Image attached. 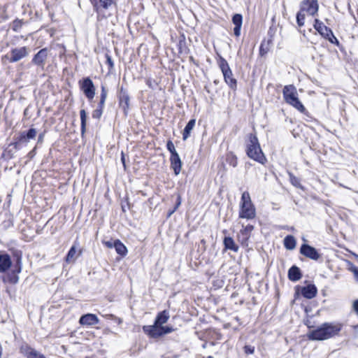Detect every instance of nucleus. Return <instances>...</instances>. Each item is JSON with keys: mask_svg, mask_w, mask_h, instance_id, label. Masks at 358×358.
I'll return each instance as SVG.
<instances>
[{"mask_svg": "<svg viewBox=\"0 0 358 358\" xmlns=\"http://www.w3.org/2000/svg\"><path fill=\"white\" fill-rule=\"evenodd\" d=\"M93 6H96L98 0H90Z\"/></svg>", "mask_w": 358, "mask_h": 358, "instance_id": "6e6d98bb", "label": "nucleus"}, {"mask_svg": "<svg viewBox=\"0 0 358 358\" xmlns=\"http://www.w3.org/2000/svg\"><path fill=\"white\" fill-rule=\"evenodd\" d=\"M284 246L287 250H292L296 248V239L292 235H287L284 238Z\"/></svg>", "mask_w": 358, "mask_h": 358, "instance_id": "bb28decb", "label": "nucleus"}, {"mask_svg": "<svg viewBox=\"0 0 358 358\" xmlns=\"http://www.w3.org/2000/svg\"><path fill=\"white\" fill-rule=\"evenodd\" d=\"M242 26H235L234 28V34L236 37L241 35V29Z\"/></svg>", "mask_w": 358, "mask_h": 358, "instance_id": "49530a36", "label": "nucleus"}, {"mask_svg": "<svg viewBox=\"0 0 358 358\" xmlns=\"http://www.w3.org/2000/svg\"><path fill=\"white\" fill-rule=\"evenodd\" d=\"M117 98L119 106L122 108L124 115L127 116L130 107V96L127 90L123 87L119 90Z\"/></svg>", "mask_w": 358, "mask_h": 358, "instance_id": "1a4fd4ad", "label": "nucleus"}, {"mask_svg": "<svg viewBox=\"0 0 358 358\" xmlns=\"http://www.w3.org/2000/svg\"><path fill=\"white\" fill-rule=\"evenodd\" d=\"M48 57V49L46 48L40 50L33 57L32 63L43 67L45 61Z\"/></svg>", "mask_w": 358, "mask_h": 358, "instance_id": "2eb2a0df", "label": "nucleus"}, {"mask_svg": "<svg viewBox=\"0 0 358 358\" xmlns=\"http://www.w3.org/2000/svg\"><path fill=\"white\" fill-rule=\"evenodd\" d=\"M44 138V133H41L38 135V143H42Z\"/></svg>", "mask_w": 358, "mask_h": 358, "instance_id": "864d4df0", "label": "nucleus"}, {"mask_svg": "<svg viewBox=\"0 0 358 358\" xmlns=\"http://www.w3.org/2000/svg\"><path fill=\"white\" fill-rule=\"evenodd\" d=\"M289 180L292 185L296 187H301L300 180L296 177L293 173H289Z\"/></svg>", "mask_w": 358, "mask_h": 358, "instance_id": "473e14b6", "label": "nucleus"}, {"mask_svg": "<svg viewBox=\"0 0 358 358\" xmlns=\"http://www.w3.org/2000/svg\"><path fill=\"white\" fill-rule=\"evenodd\" d=\"M121 162L124 167V169L126 168V164H125V157H124V154L123 152H122V155H121Z\"/></svg>", "mask_w": 358, "mask_h": 358, "instance_id": "603ef678", "label": "nucleus"}, {"mask_svg": "<svg viewBox=\"0 0 358 358\" xmlns=\"http://www.w3.org/2000/svg\"><path fill=\"white\" fill-rule=\"evenodd\" d=\"M253 229H254V227H253V226H252V225L248 224V225H247V226L245 227L244 231H245V232H250V231H252L253 230Z\"/></svg>", "mask_w": 358, "mask_h": 358, "instance_id": "3c124183", "label": "nucleus"}, {"mask_svg": "<svg viewBox=\"0 0 358 358\" xmlns=\"http://www.w3.org/2000/svg\"><path fill=\"white\" fill-rule=\"evenodd\" d=\"M101 94H100V101L97 106V109H99L101 110H103V108L105 107V102L107 98L108 94V90L106 88L104 85H101Z\"/></svg>", "mask_w": 358, "mask_h": 358, "instance_id": "393cba45", "label": "nucleus"}, {"mask_svg": "<svg viewBox=\"0 0 358 358\" xmlns=\"http://www.w3.org/2000/svg\"><path fill=\"white\" fill-rule=\"evenodd\" d=\"M29 52L26 47L20 48H13L10 50V57L9 62L11 63L17 62L22 58L27 57Z\"/></svg>", "mask_w": 358, "mask_h": 358, "instance_id": "f8f14e48", "label": "nucleus"}, {"mask_svg": "<svg viewBox=\"0 0 358 358\" xmlns=\"http://www.w3.org/2000/svg\"><path fill=\"white\" fill-rule=\"evenodd\" d=\"M196 120L194 119L190 120L185 126L182 132V140L186 141L190 136L191 131L195 126Z\"/></svg>", "mask_w": 358, "mask_h": 358, "instance_id": "b1692460", "label": "nucleus"}, {"mask_svg": "<svg viewBox=\"0 0 358 358\" xmlns=\"http://www.w3.org/2000/svg\"><path fill=\"white\" fill-rule=\"evenodd\" d=\"M355 258H356V259L358 261V255H355Z\"/></svg>", "mask_w": 358, "mask_h": 358, "instance_id": "052dcab7", "label": "nucleus"}, {"mask_svg": "<svg viewBox=\"0 0 358 358\" xmlns=\"http://www.w3.org/2000/svg\"><path fill=\"white\" fill-rule=\"evenodd\" d=\"M226 161L229 165L232 166L233 167H236L238 165L237 157L232 152H230L227 154Z\"/></svg>", "mask_w": 358, "mask_h": 358, "instance_id": "c756f323", "label": "nucleus"}, {"mask_svg": "<svg viewBox=\"0 0 358 358\" xmlns=\"http://www.w3.org/2000/svg\"><path fill=\"white\" fill-rule=\"evenodd\" d=\"M146 84L149 86V87L152 88V82L150 80H148L146 81Z\"/></svg>", "mask_w": 358, "mask_h": 358, "instance_id": "4d7b16f0", "label": "nucleus"}, {"mask_svg": "<svg viewBox=\"0 0 358 358\" xmlns=\"http://www.w3.org/2000/svg\"><path fill=\"white\" fill-rule=\"evenodd\" d=\"M340 322H324L317 329L310 331L308 337L311 341H324L338 336L343 328Z\"/></svg>", "mask_w": 358, "mask_h": 358, "instance_id": "f257e3e1", "label": "nucleus"}, {"mask_svg": "<svg viewBox=\"0 0 358 358\" xmlns=\"http://www.w3.org/2000/svg\"><path fill=\"white\" fill-rule=\"evenodd\" d=\"M170 162L171 168L173 170L174 174L178 176L180 173L182 169V162L178 153L171 155Z\"/></svg>", "mask_w": 358, "mask_h": 358, "instance_id": "6ab92c4d", "label": "nucleus"}, {"mask_svg": "<svg viewBox=\"0 0 358 358\" xmlns=\"http://www.w3.org/2000/svg\"><path fill=\"white\" fill-rule=\"evenodd\" d=\"M349 270L353 273L356 280L358 282V267L351 264Z\"/></svg>", "mask_w": 358, "mask_h": 358, "instance_id": "37998d69", "label": "nucleus"}, {"mask_svg": "<svg viewBox=\"0 0 358 358\" xmlns=\"http://www.w3.org/2000/svg\"><path fill=\"white\" fill-rule=\"evenodd\" d=\"M34 151H35V148H34V149H33V150H32L29 153V155L30 156H31V155H32L34 154Z\"/></svg>", "mask_w": 358, "mask_h": 358, "instance_id": "bf43d9fd", "label": "nucleus"}, {"mask_svg": "<svg viewBox=\"0 0 358 358\" xmlns=\"http://www.w3.org/2000/svg\"><path fill=\"white\" fill-rule=\"evenodd\" d=\"M76 246L73 245L71 247L70 250H69V252L66 256L65 261L67 263L74 262L76 259Z\"/></svg>", "mask_w": 358, "mask_h": 358, "instance_id": "c85d7f7f", "label": "nucleus"}, {"mask_svg": "<svg viewBox=\"0 0 358 358\" xmlns=\"http://www.w3.org/2000/svg\"><path fill=\"white\" fill-rule=\"evenodd\" d=\"M161 326L154 323L153 325L143 326V331L152 338H158L162 336Z\"/></svg>", "mask_w": 358, "mask_h": 358, "instance_id": "f3484780", "label": "nucleus"}, {"mask_svg": "<svg viewBox=\"0 0 358 358\" xmlns=\"http://www.w3.org/2000/svg\"><path fill=\"white\" fill-rule=\"evenodd\" d=\"M103 243L107 248H114L113 244H115V241H103Z\"/></svg>", "mask_w": 358, "mask_h": 358, "instance_id": "de8ad7c7", "label": "nucleus"}, {"mask_svg": "<svg viewBox=\"0 0 358 358\" xmlns=\"http://www.w3.org/2000/svg\"><path fill=\"white\" fill-rule=\"evenodd\" d=\"M204 89L208 93H210V90L207 86H205Z\"/></svg>", "mask_w": 358, "mask_h": 358, "instance_id": "13d9d810", "label": "nucleus"}, {"mask_svg": "<svg viewBox=\"0 0 358 358\" xmlns=\"http://www.w3.org/2000/svg\"><path fill=\"white\" fill-rule=\"evenodd\" d=\"M282 94L287 103L291 105L302 113L306 112V108L298 98L296 88L294 85H285L282 90Z\"/></svg>", "mask_w": 358, "mask_h": 358, "instance_id": "39448f33", "label": "nucleus"}, {"mask_svg": "<svg viewBox=\"0 0 358 358\" xmlns=\"http://www.w3.org/2000/svg\"><path fill=\"white\" fill-rule=\"evenodd\" d=\"M113 245L118 255L122 257H124L127 254V249L126 246L120 240H115V244H113Z\"/></svg>", "mask_w": 358, "mask_h": 358, "instance_id": "a878e982", "label": "nucleus"}, {"mask_svg": "<svg viewBox=\"0 0 358 358\" xmlns=\"http://www.w3.org/2000/svg\"><path fill=\"white\" fill-rule=\"evenodd\" d=\"M217 63L223 74L224 82L231 90H236L237 88V80L234 78L232 71L227 61L224 58L220 57Z\"/></svg>", "mask_w": 358, "mask_h": 358, "instance_id": "0eeeda50", "label": "nucleus"}, {"mask_svg": "<svg viewBox=\"0 0 358 358\" xmlns=\"http://www.w3.org/2000/svg\"><path fill=\"white\" fill-rule=\"evenodd\" d=\"M15 268L13 270V273H20L22 271V257L21 255H17L16 262L14 266Z\"/></svg>", "mask_w": 358, "mask_h": 358, "instance_id": "7c9ffc66", "label": "nucleus"}, {"mask_svg": "<svg viewBox=\"0 0 358 358\" xmlns=\"http://www.w3.org/2000/svg\"><path fill=\"white\" fill-rule=\"evenodd\" d=\"M255 216L256 210L255 206L252 203L250 194L248 192H244L242 194L241 199L239 217L251 220L255 218Z\"/></svg>", "mask_w": 358, "mask_h": 358, "instance_id": "423d86ee", "label": "nucleus"}, {"mask_svg": "<svg viewBox=\"0 0 358 358\" xmlns=\"http://www.w3.org/2000/svg\"><path fill=\"white\" fill-rule=\"evenodd\" d=\"M182 199L180 195H178L176 203L175 204V206L173 208H176V210L179 208V206L181 205Z\"/></svg>", "mask_w": 358, "mask_h": 358, "instance_id": "09e8293b", "label": "nucleus"}, {"mask_svg": "<svg viewBox=\"0 0 358 358\" xmlns=\"http://www.w3.org/2000/svg\"><path fill=\"white\" fill-rule=\"evenodd\" d=\"M243 349L246 355H252L255 352V347L252 345H245Z\"/></svg>", "mask_w": 358, "mask_h": 358, "instance_id": "79ce46f5", "label": "nucleus"}, {"mask_svg": "<svg viewBox=\"0 0 358 358\" xmlns=\"http://www.w3.org/2000/svg\"><path fill=\"white\" fill-rule=\"evenodd\" d=\"M246 154L248 157L261 164L264 165L267 162L260 147L259 140L255 134H250L248 135V141L246 144Z\"/></svg>", "mask_w": 358, "mask_h": 358, "instance_id": "f03ea898", "label": "nucleus"}, {"mask_svg": "<svg viewBox=\"0 0 358 358\" xmlns=\"http://www.w3.org/2000/svg\"><path fill=\"white\" fill-rule=\"evenodd\" d=\"M232 22L235 26H242L243 16L241 14L236 13L232 17Z\"/></svg>", "mask_w": 358, "mask_h": 358, "instance_id": "2f4dec72", "label": "nucleus"}, {"mask_svg": "<svg viewBox=\"0 0 358 358\" xmlns=\"http://www.w3.org/2000/svg\"><path fill=\"white\" fill-rule=\"evenodd\" d=\"M299 10L296 13V23L299 27L305 24V13L310 16L317 15L319 4L317 0H303L299 5Z\"/></svg>", "mask_w": 358, "mask_h": 358, "instance_id": "7ed1b4c3", "label": "nucleus"}, {"mask_svg": "<svg viewBox=\"0 0 358 358\" xmlns=\"http://www.w3.org/2000/svg\"><path fill=\"white\" fill-rule=\"evenodd\" d=\"M80 131L81 134L83 135L86 130V122H87V113L85 110L82 109L80 111Z\"/></svg>", "mask_w": 358, "mask_h": 358, "instance_id": "cd10ccee", "label": "nucleus"}, {"mask_svg": "<svg viewBox=\"0 0 358 358\" xmlns=\"http://www.w3.org/2000/svg\"><path fill=\"white\" fill-rule=\"evenodd\" d=\"M106 63L108 65L109 70H111L114 67V63L111 57L108 55H106Z\"/></svg>", "mask_w": 358, "mask_h": 358, "instance_id": "a19ab883", "label": "nucleus"}, {"mask_svg": "<svg viewBox=\"0 0 358 358\" xmlns=\"http://www.w3.org/2000/svg\"><path fill=\"white\" fill-rule=\"evenodd\" d=\"M80 89L83 92L89 101L93 100L95 96L96 88L93 81L90 77H86L79 80Z\"/></svg>", "mask_w": 358, "mask_h": 358, "instance_id": "6e6552de", "label": "nucleus"}, {"mask_svg": "<svg viewBox=\"0 0 358 358\" xmlns=\"http://www.w3.org/2000/svg\"><path fill=\"white\" fill-rule=\"evenodd\" d=\"M325 39L328 40L331 43L334 44L337 46H339L340 45L338 40L336 38L333 31H331L328 36V37L326 38Z\"/></svg>", "mask_w": 358, "mask_h": 358, "instance_id": "e433bc0d", "label": "nucleus"}, {"mask_svg": "<svg viewBox=\"0 0 358 358\" xmlns=\"http://www.w3.org/2000/svg\"><path fill=\"white\" fill-rule=\"evenodd\" d=\"M160 329H161V332H162V336L173 331V327H168V326L164 327V326L161 325Z\"/></svg>", "mask_w": 358, "mask_h": 358, "instance_id": "58836bf2", "label": "nucleus"}, {"mask_svg": "<svg viewBox=\"0 0 358 358\" xmlns=\"http://www.w3.org/2000/svg\"><path fill=\"white\" fill-rule=\"evenodd\" d=\"M170 315H169V313L168 310H164L162 312H159L156 318H155V323L156 324H159V325H163L164 324L166 323L169 318Z\"/></svg>", "mask_w": 358, "mask_h": 358, "instance_id": "4be33fe9", "label": "nucleus"}, {"mask_svg": "<svg viewBox=\"0 0 358 358\" xmlns=\"http://www.w3.org/2000/svg\"><path fill=\"white\" fill-rule=\"evenodd\" d=\"M176 211V208H173L171 210H169L167 214V217H169L172 214H173Z\"/></svg>", "mask_w": 358, "mask_h": 358, "instance_id": "5fc2aeb1", "label": "nucleus"}, {"mask_svg": "<svg viewBox=\"0 0 358 358\" xmlns=\"http://www.w3.org/2000/svg\"><path fill=\"white\" fill-rule=\"evenodd\" d=\"M37 131L34 128H30L27 131H22L15 138V141L9 144L6 150V152L11 158L14 153L20 149L22 144H27L30 140L34 139Z\"/></svg>", "mask_w": 358, "mask_h": 358, "instance_id": "20e7f679", "label": "nucleus"}, {"mask_svg": "<svg viewBox=\"0 0 358 358\" xmlns=\"http://www.w3.org/2000/svg\"><path fill=\"white\" fill-rule=\"evenodd\" d=\"M314 29L324 38H327L332 30L324 24V23L318 19H315Z\"/></svg>", "mask_w": 358, "mask_h": 358, "instance_id": "4468645a", "label": "nucleus"}, {"mask_svg": "<svg viewBox=\"0 0 358 358\" xmlns=\"http://www.w3.org/2000/svg\"><path fill=\"white\" fill-rule=\"evenodd\" d=\"M22 21L19 19H15L13 22L12 29L13 31H17L20 30V29L22 27Z\"/></svg>", "mask_w": 358, "mask_h": 358, "instance_id": "c9c22d12", "label": "nucleus"}, {"mask_svg": "<svg viewBox=\"0 0 358 358\" xmlns=\"http://www.w3.org/2000/svg\"><path fill=\"white\" fill-rule=\"evenodd\" d=\"M20 352L27 357V358H46L45 355L28 345L21 346Z\"/></svg>", "mask_w": 358, "mask_h": 358, "instance_id": "ddd939ff", "label": "nucleus"}, {"mask_svg": "<svg viewBox=\"0 0 358 358\" xmlns=\"http://www.w3.org/2000/svg\"><path fill=\"white\" fill-rule=\"evenodd\" d=\"M300 253L306 257L315 261L318 260L321 257V255L318 252L316 248L306 243L301 245L300 248Z\"/></svg>", "mask_w": 358, "mask_h": 358, "instance_id": "9d476101", "label": "nucleus"}, {"mask_svg": "<svg viewBox=\"0 0 358 358\" xmlns=\"http://www.w3.org/2000/svg\"><path fill=\"white\" fill-rule=\"evenodd\" d=\"M99 322V320L97 316L92 313L83 315L80 317L79 320V323L81 325L93 326L97 324Z\"/></svg>", "mask_w": 358, "mask_h": 358, "instance_id": "dca6fc26", "label": "nucleus"}, {"mask_svg": "<svg viewBox=\"0 0 358 358\" xmlns=\"http://www.w3.org/2000/svg\"><path fill=\"white\" fill-rule=\"evenodd\" d=\"M302 278V273L300 268L293 265L288 270V278L292 282H296Z\"/></svg>", "mask_w": 358, "mask_h": 358, "instance_id": "aec40b11", "label": "nucleus"}, {"mask_svg": "<svg viewBox=\"0 0 358 358\" xmlns=\"http://www.w3.org/2000/svg\"><path fill=\"white\" fill-rule=\"evenodd\" d=\"M18 273H13L8 277V281L11 284H17L19 280Z\"/></svg>", "mask_w": 358, "mask_h": 358, "instance_id": "4c0bfd02", "label": "nucleus"}, {"mask_svg": "<svg viewBox=\"0 0 358 358\" xmlns=\"http://www.w3.org/2000/svg\"><path fill=\"white\" fill-rule=\"evenodd\" d=\"M107 319L114 320L115 321H117L118 324H121L122 322V319L117 317L113 314H108L105 316Z\"/></svg>", "mask_w": 358, "mask_h": 358, "instance_id": "a18cd8bd", "label": "nucleus"}, {"mask_svg": "<svg viewBox=\"0 0 358 358\" xmlns=\"http://www.w3.org/2000/svg\"><path fill=\"white\" fill-rule=\"evenodd\" d=\"M223 243L226 250H230L236 252L239 249V247L235 243L231 237H224Z\"/></svg>", "mask_w": 358, "mask_h": 358, "instance_id": "5701e85b", "label": "nucleus"}, {"mask_svg": "<svg viewBox=\"0 0 358 358\" xmlns=\"http://www.w3.org/2000/svg\"><path fill=\"white\" fill-rule=\"evenodd\" d=\"M201 243H205V241H204V240H202V241H201Z\"/></svg>", "mask_w": 358, "mask_h": 358, "instance_id": "e2e57ef3", "label": "nucleus"}, {"mask_svg": "<svg viewBox=\"0 0 358 358\" xmlns=\"http://www.w3.org/2000/svg\"><path fill=\"white\" fill-rule=\"evenodd\" d=\"M206 358H214L213 356H208Z\"/></svg>", "mask_w": 358, "mask_h": 358, "instance_id": "680f3d73", "label": "nucleus"}, {"mask_svg": "<svg viewBox=\"0 0 358 358\" xmlns=\"http://www.w3.org/2000/svg\"><path fill=\"white\" fill-rule=\"evenodd\" d=\"M103 111L96 108L92 113V117L94 119H99L102 115Z\"/></svg>", "mask_w": 358, "mask_h": 358, "instance_id": "c03bdc74", "label": "nucleus"}, {"mask_svg": "<svg viewBox=\"0 0 358 358\" xmlns=\"http://www.w3.org/2000/svg\"><path fill=\"white\" fill-rule=\"evenodd\" d=\"M113 3V0H98L96 6H93L96 13H100L102 9L107 10Z\"/></svg>", "mask_w": 358, "mask_h": 358, "instance_id": "412c9836", "label": "nucleus"}, {"mask_svg": "<svg viewBox=\"0 0 358 358\" xmlns=\"http://www.w3.org/2000/svg\"><path fill=\"white\" fill-rule=\"evenodd\" d=\"M269 51L268 44L266 46L264 43H262L259 48V53L262 56L264 55Z\"/></svg>", "mask_w": 358, "mask_h": 358, "instance_id": "ea45409f", "label": "nucleus"}, {"mask_svg": "<svg viewBox=\"0 0 358 358\" xmlns=\"http://www.w3.org/2000/svg\"><path fill=\"white\" fill-rule=\"evenodd\" d=\"M166 148L170 152L171 155L178 154L177 151L176 150L174 144L171 140L167 141Z\"/></svg>", "mask_w": 358, "mask_h": 358, "instance_id": "f704fd0d", "label": "nucleus"}, {"mask_svg": "<svg viewBox=\"0 0 358 358\" xmlns=\"http://www.w3.org/2000/svg\"><path fill=\"white\" fill-rule=\"evenodd\" d=\"M276 30H277V28L273 26H271L269 28V29L268 31V36H269V39L268 40V42H267L268 44H269L270 43H271L273 41Z\"/></svg>", "mask_w": 358, "mask_h": 358, "instance_id": "72a5a7b5", "label": "nucleus"}, {"mask_svg": "<svg viewBox=\"0 0 358 358\" xmlns=\"http://www.w3.org/2000/svg\"><path fill=\"white\" fill-rule=\"evenodd\" d=\"M353 308L354 310L357 313L358 315V299L355 300L353 303Z\"/></svg>", "mask_w": 358, "mask_h": 358, "instance_id": "8fccbe9b", "label": "nucleus"}, {"mask_svg": "<svg viewBox=\"0 0 358 358\" xmlns=\"http://www.w3.org/2000/svg\"><path fill=\"white\" fill-rule=\"evenodd\" d=\"M299 291L301 292V295L308 299H313L317 294V289L313 284H309L304 287H300L299 285L296 286V292H298Z\"/></svg>", "mask_w": 358, "mask_h": 358, "instance_id": "9b49d317", "label": "nucleus"}, {"mask_svg": "<svg viewBox=\"0 0 358 358\" xmlns=\"http://www.w3.org/2000/svg\"><path fill=\"white\" fill-rule=\"evenodd\" d=\"M12 266L10 255L7 253L0 254V273H6Z\"/></svg>", "mask_w": 358, "mask_h": 358, "instance_id": "a211bd4d", "label": "nucleus"}]
</instances>
